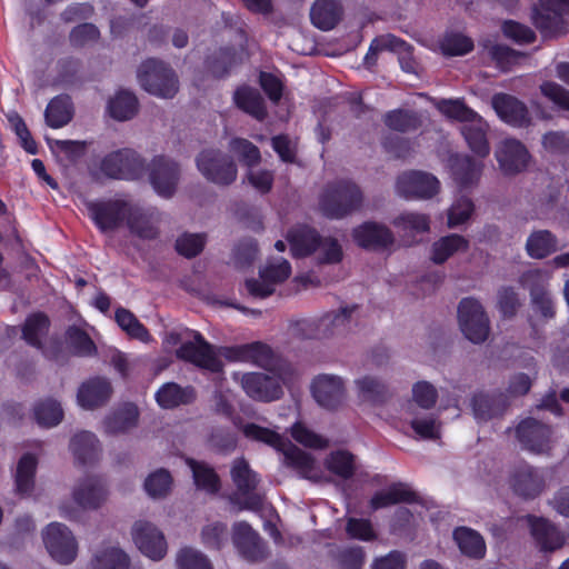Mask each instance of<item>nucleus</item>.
<instances>
[{"label":"nucleus","mask_w":569,"mask_h":569,"mask_svg":"<svg viewBox=\"0 0 569 569\" xmlns=\"http://www.w3.org/2000/svg\"><path fill=\"white\" fill-rule=\"evenodd\" d=\"M50 321L44 313H34L26 319L22 338L32 347L40 349L42 338L47 336Z\"/></svg>","instance_id":"obj_49"},{"label":"nucleus","mask_w":569,"mask_h":569,"mask_svg":"<svg viewBox=\"0 0 569 569\" xmlns=\"http://www.w3.org/2000/svg\"><path fill=\"white\" fill-rule=\"evenodd\" d=\"M206 239L204 233H183L176 240L174 248L180 256L190 259L203 250Z\"/></svg>","instance_id":"obj_62"},{"label":"nucleus","mask_w":569,"mask_h":569,"mask_svg":"<svg viewBox=\"0 0 569 569\" xmlns=\"http://www.w3.org/2000/svg\"><path fill=\"white\" fill-rule=\"evenodd\" d=\"M144 172L143 159L132 149L109 152V178L134 180Z\"/></svg>","instance_id":"obj_24"},{"label":"nucleus","mask_w":569,"mask_h":569,"mask_svg":"<svg viewBox=\"0 0 569 569\" xmlns=\"http://www.w3.org/2000/svg\"><path fill=\"white\" fill-rule=\"evenodd\" d=\"M74 499L84 508H98L103 499L101 480L97 477H87L76 489Z\"/></svg>","instance_id":"obj_46"},{"label":"nucleus","mask_w":569,"mask_h":569,"mask_svg":"<svg viewBox=\"0 0 569 569\" xmlns=\"http://www.w3.org/2000/svg\"><path fill=\"white\" fill-rule=\"evenodd\" d=\"M70 450L79 463H92L100 452L99 440L94 433L81 431L71 438Z\"/></svg>","instance_id":"obj_38"},{"label":"nucleus","mask_w":569,"mask_h":569,"mask_svg":"<svg viewBox=\"0 0 569 569\" xmlns=\"http://www.w3.org/2000/svg\"><path fill=\"white\" fill-rule=\"evenodd\" d=\"M496 158L505 176H516L527 170L531 154L521 141L511 138L501 142Z\"/></svg>","instance_id":"obj_17"},{"label":"nucleus","mask_w":569,"mask_h":569,"mask_svg":"<svg viewBox=\"0 0 569 569\" xmlns=\"http://www.w3.org/2000/svg\"><path fill=\"white\" fill-rule=\"evenodd\" d=\"M568 14L569 0H538L531 11V21L543 39H552L565 33V16Z\"/></svg>","instance_id":"obj_4"},{"label":"nucleus","mask_w":569,"mask_h":569,"mask_svg":"<svg viewBox=\"0 0 569 569\" xmlns=\"http://www.w3.org/2000/svg\"><path fill=\"white\" fill-rule=\"evenodd\" d=\"M222 356L231 362H250L267 371L279 369L281 361L273 349L261 341L226 347Z\"/></svg>","instance_id":"obj_8"},{"label":"nucleus","mask_w":569,"mask_h":569,"mask_svg":"<svg viewBox=\"0 0 569 569\" xmlns=\"http://www.w3.org/2000/svg\"><path fill=\"white\" fill-rule=\"evenodd\" d=\"M475 211V203L469 197L462 196L453 201L448 209V226L458 227L467 222Z\"/></svg>","instance_id":"obj_61"},{"label":"nucleus","mask_w":569,"mask_h":569,"mask_svg":"<svg viewBox=\"0 0 569 569\" xmlns=\"http://www.w3.org/2000/svg\"><path fill=\"white\" fill-rule=\"evenodd\" d=\"M363 202L360 187L348 179L328 183L319 199V208L328 219H343L359 210Z\"/></svg>","instance_id":"obj_1"},{"label":"nucleus","mask_w":569,"mask_h":569,"mask_svg":"<svg viewBox=\"0 0 569 569\" xmlns=\"http://www.w3.org/2000/svg\"><path fill=\"white\" fill-rule=\"evenodd\" d=\"M233 104L242 112L262 121L268 112L264 100L258 89L248 84L237 87L232 96Z\"/></svg>","instance_id":"obj_29"},{"label":"nucleus","mask_w":569,"mask_h":569,"mask_svg":"<svg viewBox=\"0 0 569 569\" xmlns=\"http://www.w3.org/2000/svg\"><path fill=\"white\" fill-rule=\"evenodd\" d=\"M453 540L456 541L462 555L470 559H483L487 552V547L483 537L469 527H457L452 532Z\"/></svg>","instance_id":"obj_34"},{"label":"nucleus","mask_w":569,"mask_h":569,"mask_svg":"<svg viewBox=\"0 0 569 569\" xmlns=\"http://www.w3.org/2000/svg\"><path fill=\"white\" fill-rule=\"evenodd\" d=\"M525 249L532 259H546L558 251V238L547 229L533 230L527 238Z\"/></svg>","instance_id":"obj_33"},{"label":"nucleus","mask_w":569,"mask_h":569,"mask_svg":"<svg viewBox=\"0 0 569 569\" xmlns=\"http://www.w3.org/2000/svg\"><path fill=\"white\" fill-rule=\"evenodd\" d=\"M436 108L447 118L459 122H473L479 119V114L469 108L463 99H441Z\"/></svg>","instance_id":"obj_50"},{"label":"nucleus","mask_w":569,"mask_h":569,"mask_svg":"<svg viewBox=\"0 0 569 569\" xmlns=\"http://www.w3.org/2000/svg\"><path fill=\"white\" fill-rule=\"evenodd\" d=\"M385 124L397 132L416 131L421 126L419 116L410 110L395 109L383 116Z\"/></svg>","instance_id":"obj_47"},{"label":"nucleus","mask_w":569,"mask_h":569,"mask_svg":"<svg viewBox=\"0 0 569 569\" xmlns=\"http://www.w3.org/2000/svg\"><path fill=\"white\" fill-rule=\"evenodd\" d=\"M119 219L126 220L130 231L141 239L158 237V212L154 208L143 209L124 201L109 200V230L117 226Z\"/></svg>","instance_id":"obj_2"},{"label":"nucleus","mask_w":569,"mask_h":569,"mask_svg":"<svg viewBox=\"0 0 569 569\" xmlns=\"http://www.w3.org/2000/svg\"><path fill=\"white\" fill-rule=\"evenodd\" d=\"M356 307H345L340 311L328 313L319 320H299L295 330L302 339H322L336 335L340 327H345Z\"/></svg>","instance_id":"obj_10"},{"label":"nucleus","mask_w":569,"mask_h":569,"mask_svg":"<svg viewBox=\"0 0 569 569\" xmlns=\"http://www.w3.org/2000/svg\"><path fill=\"white\" fill-rule=\"evenodd\" d=\"M506 398L503 393L476 392L471 399V407L477 420L488 421L503 413L506 409Z\"/></svg>","instance_id":"obj_32"},{"label":"nucleus","mask_w":569,"mask_h":569,"mask_svg":"<svg viewBox=\"0 0 569 569\" xmlns=\"http://www.w3.org/2000/svg\"><path fill=\"white\" fill-rule=\"evenodd\" d=\"M492 107L498 117L513 128H528L532 118L525 102L508 93H497L492 97Z\"/></svg>","instance_id":"obj_19"},{"label":"nucleus","mask_w":569,"mask_h":569,"mask_svg":"<svg viewBox=\"0 0 569 569\" xmlns=\"http://www.w3.org/2000/svg\"><path fill=\"white\" fill-rule=\"evenodd\" d=\"M392 224L405 231L423 233L430 230V218L425 213L403 212L392 220Z\"/></svg>","instance_id":"obj_57"},{"label":"nucleus","mask_w":569,"mask_h":569,"mask_svg":"<svg viewBox=\"0 0 569 569\" xmlns=\"http://www.w3.org/2000/svg\"><path fill=\"white\" fill-rule=\"evenodd\" d=\"M527 519L530 533L540 551L552 552L565 545L563 535L548 519L536 516H528Z\"/></svg>","instance_id":"obj_25"},{"label":"nucleus","mask_w":569,"mask_h":569,"mask_svg":"<svg viewBox=\"0 0 569 569\" xmlns=\"http://www.w3.org/2000/svg\"><path fill=\"white\" fill-rule=\"evenodd\" d=\"M552 429L535 418H526L516 427V438L521 447L532 453H549L552 448Z\"/></svg>","instance_id":"obj_11"},{"label":"nucleus","mask_w":569,"mask_h":569,"mask_svg":"<svg viewBox=\"0 0 569 569\" xmlns=\"http://www.w3.org/2000/svg\"><path fill=\"white\" fill-rule=\"evenodd\" d=\"M509 483L512 491L523 499H535L546 486L540 471L527 462H521L513 468Z\"/></svg>","instance_id":"obj_20"},{"label":"nucleus","mask_w":569,"mask_h":569,"mask_svg":"<svg viewBox=\"0 0 569 569\" xmlns=\"http://www.w3.org/2000/svg\"><path fill=\"white\" fill-rule=\"evenodd\" d=\"M73 118V103L68 94H59L50 100L44 110L46 123L53 129L67 126Z\"/></svg>","instance_id":"obj_35"},{"label":"nucleus","mask_w":569,"mask_h":569,"mask_svg":"<svg viewBox=\"0 0 569 569\" xmlns=\"http://www.w3.org/2000/svg\"><path fill=\"white\" fill-rule=\"evenodd\" d=\"M192 336L193 341H186L176 350L177 358L211 373H222L224 365L218 357L214 346L199 331H192Z\"/></svg>","instance_id":"obj_5"},{"label":"nucleus","mask_w":569,"mask_h":569,"mask_svg":"<svg viewBox=\"0 0 569 569\" xmlns=\"http://www.w3.org/2000/svg\"><path fill=\"white\" fill-rule=\"evenodd\" d=\"M172 477L166 469H159L144 480V489L147 493L153 498L166 496L171 487Z\"/></svg>","instance_id":"obj_63"},{"label":"nucleus","mask_w":569,"mask_h":569,"mask_svg":"<svg viewBox=\"0 0 569 569\" xmlns=\"http://www.w3.org/2000/svg\"><path fill=\"white\" fill-rule=\"evenodd\" d=\"M469 249V241L461 234L451 233L441 237L433 242L431 248V260L437 264H442L451 256L459 251H467Z\"/></svg>","instance_id":"obj_40"},{"label":"nucleus","mask_w":569,"mask_h":569,"mask_svg":"<svg viewBox=\"0 0 569 569\" xmlns=\"http://www.w3.org/2000/svg\"><path fill=\"white\" fill-rule=\"evenodd\" d=\"M501 32L517 44H531L537 39L536 32L530 27L511 19L502 22Z\"/></svg>","instance_id":"obj_56"},{"label":"nucleus","mask_w":569,"mask_h":569,"mask_svg":"<svg viewBox=\"0 0 569 569\" xmlns=\"http://www.w3.org/2000/svg\"><path fill=\"white\" fill-rule=\"evenodd\" d=\"M33 415L40 426L51 428L60 423L63 418V410L58 401L46 399L34 406Z\"/></svg>","instance_id":"obj_53"},{"label":"nucleus","mask_w":569,"mask_h":569,"mask_svg":"<svg viewBox=\"0 0 569 569\" xmlns=\"http://www.w3.org/2000/svg\"><path fill=\"white\" fill-rule=\"evenodd\" d=\"M356 457L348 450L332 451L326 459V468L341 479H351L356 472Z\"/></svg>","instance_id":"obj_51"},{"label":"nucleus","mask_w":569,"mask_h":569,"mask_svg":"<svg viewBox=\"0 0 569 569\" xmlns=\"http://www.w3.org/2000/svg\"><path fill=\"white\" fill-rule=\"evenodd\" d=\"M139 110L137 96L129 90H120L114 98H109V117L126 121L132 119Z\"/></svg>","instance_id":"obj_41"},{"label":"nucleus","mask_w":569,"mask_h":569,"mask_svg":"<svg viewBox=\"0 0 569 569\" xmlns=\"http://www.w3.org/2000/svg\"><path fill=\"white\" fill-rule=\"evenodd\" d=\"M230 476L238 492L244 498L242 507L248 510H259L262 507V498L254 491L260 479L244 458H237L233 461Z\"/></svg>","instance_id":"obj_14"},{"label":"nucleus","mask_w":569,"mask_h":569,"mask_svg":"<svg viewBox=\"0 0 569 569\" xmlns=\"http://www.w3.org/2000/svg\"><path fill=\"white\" fill-rule=\"evenodd\" d=\"M353 241L366 250H386L393 246V232L385 224L366 221L352 230Z\"/></svg>","instance_id":"obj_22"},{"label":"nucleus","mask_w":569,"mask_h":569,"mask_svg":"<svg viewBox=\"0 0 569 569\" xmlns=\"http://www.w3.org/2000/svg\"><path fill=\"white\" fill-rule=\"evenodd\" d=\"M137 78L143 90L159 98L171 99L179 90L174 70L154 58L147 59L140 64Z\"/></svg>","instance_id":"obj_3"},{"label":"nucleus","mask_w":569,"mask_h":569,"mask_svg":"<svg viewBox=\"0 0 569 569\" xmlns=\"http://www.w3.org/2000/svg\"><path fill=\"white\" fill-rule=\"evenodd\" d=\"M176 562L178 569H212L208 557L191 547L181 548Z\"/></svg>","instance_id":"obj_60"},{"label":"nucleus","mask_w":569,"mask_h":569,"mask_svg":"<svg viewBox=\"0 0 569 569\" xmlns=\"http://www.w3.org/2000/svg\"><path fill=\"white\" fill-rule=\"evenodd\" d=\"M290 244V251L293 258H306L316 252L321 243L322 237L312 227L307 224H298L292 227L287 236Z\"/></svg>","instance_id":"obj_26"},{"label":"nucleus","mask_w":569,"mask_h":569,"mask_svg":"<svg viewBox=\"0 0 569 569\" xmlns=\"http://www.w3.org/2000/svg\"><path fill=\"white\" fill-rule=\"evenodd\" d=\"M232 542L242 558L250 562L262 561L268 556L267 546L252 527L238 522L233 527Z\"/></svg>","instance_id":"obj_18"},{"label":"nucleus","mask_w":569,"mask_h":569,"mask_svg":"<svg viewBox=\"0 0 569 569\" xmlns=\"http://www.w3.org/2000/svg\"><path fill=\"white\" fill-rule=\"evenodd\" d=\"M154 398L160 408L174 409L192 403L196 400V390L191 386L181 387L176 382H166L158 389Z\"/></svg>","instance_id":"obj_31"},{"label":"nucleus","mask_w":569,"mask_h":569,"mask_svg":"<svg viewBox=\"0 0 569 569\" xmlns=\"http://www.w3.org/2000/svg\"><path fill=\"white\" fill-rule=\"evenodd\" d=\"M139 409L132 402H126L109 415V433L126 432L134 428L139 420Z\"/></svg>","instance_id":"obj_45"},{"label":"nucleus","mask_w":569,"mask_h":569,"mask_svg":"<svg viewBox=\"0 0 569 569\" xmlns=\"http://www.w3.org/2000/svg\"><path fill=\"white\" fill-rule=\"evenodd\" d=\"M187 462L192 470L193 481L198 489L213 495L219 492L221 488V481L212 467L194 459H188Z\"/></svg>","instance_id":"obj_44"},{"label":"nucleus","mask_w":569,"mask_h":569,"mask_svg":"<svg viewBox=\"0 0 569 569\" xmlns=\"http://www.w3.org/2000/svg\"><path fill=\"white\" fill-rule=\"evenodd\" d=\"M541 144L550 154L567 156L569 154V132L548 131L542 136Z\"/></svg>","instance_id":"obj_64"},{"label":"nucleus","mask_w":569,"mask_h":569,"mask_svg":"<svg viewBox=\"0 0 569 569\" xmlns=\"http://www.w3.org/2000/svg\"><path fill=\"white\" fill-rule=\"evenodd\" d=\"M133 540L138 549L148 558L158 561L167 555L163 533L148 521H138L133 527Z\"/></svg>","instance_id":"obj_21"},{"label":"nucleus","mask_w":569,"mask_h":569,"mask_svg":"<svg viewBox=\"0 0 569 569\" xmlns=\"http://www.w3.org/2000/svg\"><path fill=\"white\" fill-rule=\"evenodd\" d=\"M396 189L406 199H431L439 192L440 182L431 173L411 170L397 178Z\"/></svg>","instance_id":"obj_12"},{"label":"nucleus","mask_w":569,"mask_h":569,"mask_svg":"<svg viewBox=\"0 0 569 569\" xmlns=\"http://www.w3.org/2000/svg\"><path fill=\"white\" fill-rule=\"evenodd\" d=\"M488 124L479 116V119L465 124L461 133L470 150L480 158H486L490 153V146L487 138Z\"/></svg>","instance_id":"obj_37"},{"label":"nucleus","mask_w":569,"mask_h":569,"mask_svg":"<svg viewBox=\"0 0 569 569\" xmlns=\"http://www.w3.org/2000/svg\"><path fill=\"white\" fill-rule=\"evenodd\" d=\"M488 54L490 59L495 62L496 67L502 71H510L513 66H516L521 58H525L526 54L521 51L512 49L507 44L496 43L489 47Z\"/></svg>","instance_id":"obj_54"},{"label":"nucleus","mask_w":569,"mask_h":569,"mask_svg":"<svg viewBox=\"0 0 569 569\" xmlns=\"http://www.w3.org/2000/svg\"><path fill=\"white\" fill-rule=\"evenodd\" d=\"M114 321L118 327L130 338L141 342H148L151 335L147 327L130 310L119 307L114 311Z\"/></svg>","instance_id":"obj_42"},{"label":"nucleus","mask_w":569,"mask_h":569,"mask_svg":"<svg viewBox=\"0 0 569 569\" xmlns=\"http://www.w3.org/2000/svg\"><path fill=\"white\" fill-rule=\"evenodd\" d=\"M106 399L107 380L104 378H91L78 389L77 401L84 409H94L102 406Z\"/></svg>","instance_id":"obj_39"},{"label":"nucleus","mask_w":569,"mask_h":569,"mask_svg":"<svg viewBox=\"0 0 569 569\" xmlns=\"http://www.w3.org/2000/svg\"><path fill=\"white\" fill-rule=\"evenodd\" d=\"M311 392L317 403L327 410H337L346 399L342 379L331 375H319L311 383Z\"/></svg>","instance_id":"obj_16"},{"label":"nucleus","mask_w":569,"mask_h":569,"mask_svg":"<svg viewBox=\"0 0 569 569\" xmlns=\"http://www.w3.org/2000/svg\"><path fill=\"white\" fill-rule=\"evenodd\" d=\"M43 542L50 556L61 565H69L77 558L78 543L66 525H48L43 532Z\"/></svg>","instance_id":"obj_9"},{"label":"nucleus","mask_w":569,"mask_h":569,"mask_svg":"<svg viewBox=\"0 0 569 569\" xmlns=\"http://www.w3.org/2000/svg\"><path fill=\"white\" fill-rule=\"evenodd\" d=\"M242 432L246 438L263 442L278 451L283 450L284 447H287V439H284L280 433L253 422L244 425Z\"/></svg>","instance_id":"obj_52"},{"label":"nucleus","mask_w":569,"mask_h":569,"mask_svg":"<svg viewBox=\"0 0 569 569\" xmlns=\"http://www.w3.org/2000/svg\"><path fill=\"white\" fill-rule=\"evenodd\" d=\"M196 162L202 176L214 184L229 186L237 179L238 170L234 161L220 150H202Z\"/></svg>","instance_id":"obj_7"},{"label":"nucleus","mask_w":569,"mask_h":569,"mask_svg":"<svg viewBox=\"0 0 569 569\" xmlns=\"http://www.w3.org/2000/svg\"><path fill=\"white\" fill-rule=\"evenodd\" d=\"M450 170L455 182L461 188H469L477 184L483 164L468 154H453L449 160Z\"/></svg>","instance_id":"obj_27"},{"label":"nucleus","mask_w":569,"mask_h":569,"mask_svg":"<svg viewBox=\"0 0 569 569\" xmlns=\"http://www.w3.org/2000/svg\"><path fill=\"white\" fill-rule=\"evenodd\" d=\"M458 321L465 337L473 343H482L490 332L489 318L482 305L475 298L461 299L458 306Z\"/></svg>","instance_id":"obj_6"},{"label":"nucleus","mask_w":569,"mask_h":569,"mask_svg":"<svg viewBox=\"0 0 569 569\" xmlns=\"http://www.w3.org/2000/svg\"><path fill=\"white\" fill-rule=\"evenodd\" d=\"M284 456L286 466L296 470L301 478L309 479L315 470L316 462L310 453L299 449L287 440V447L280 450Z\"/></svg>","instance_id":"obj_43"},{"label":"nucleus","mask_w":569,"mask_h":569,"mask_svg":"<svg viewBox=\"0 0 569 569\" xmlns=\"http://www.w3.org/2000/svg\"><path fill=\"white\" fill-rule=\"evenodd\" d=\"M418 503L419 496L403 482L391 483L387 490L377 491L370 499L372 510H379L397 503Z\"/></svg>","instance_id":"obj_28"},{"label":"nucleus","mask_w":569,"mask_h":569,"mask_svg":"<svg viewBox=\"0 0 569 569\" xmlns=\"http://www.w3.org/2000/svg\"><path fill=\"white\" fill-rule=\"evenodd\" d=\"M68 345L79 356L92 355L96 346L89 335L77 326H71L66 332Z\"/></svg>","instance_id":"obj_59"},{"label":"nucleus","mask_w":569,"mask_h":569,"mask_svg":"<svg viewBox=\"0 0 569 569\" xmlns=\"http://www.w3.org/2000/svg\"><path fill=\"white\" fill-rule=\"evenodd\" d=\"M246 56L247 49L243 44L220 47L206 57L204 67L214 79H224L233 68L243 62Z\"/></svg>","instance_id":"obj_23"},{"label":"nucleus","mask_w":569,"mask_h":569,"mask_svg":"<svg viewBox=\"0 0 569 569\" xmlns=\"http://www.w3.org/2000/svg\"><path fill=\"white\" fill-rule=\"evenodd\" d=\"M180 179V168L178 162L166 156H157L149 164V180L157 192L162 198H171L177 190Z\"/></svg>","instance_id":"obj_15"},{"label":"nucleus","mask_w":569,"mask_h":569,"mask_svg":"<svg viewBox=\"0 0 569 569\" xmlns=\"http://www.w3.org/2000/svg\"><path fill=\"white\" fill-rule=\"evenodd\" d=\"M473 48L472 39L458 32L447 33L440 41V49L447 57L465 56Z\"/></svg>","instance_id":"obj_55"},{"label":"nucleus","mask_w":569,"mask_h":569,"mask_svg":"<svg viewBox=\"0 0 569 569\" xmlns=\"http://www.w3.org/2000/svg\"><path fill=\"white\" fill-rule=\"evenodd\" d=\"M358 398L363 402H369L373 406H381L391 397L390 390L381 380L365 376L355 381Z\"/></svg>","instance_id":"obj_36"},{"label":"nucleus","mask_w":569,"mask_h":569,"mask_svg":"<svg viewBox=\"0 0 569 569\" xmlns=\"http://www.w3.org/2000/svg\"><path fill=\"white\" fill-rule=\"evenodd\" d=\"M229 147L247 167H254L261 161L259 148L244 138L231 139Z\"/></svg>","instance_id":"obj_58"},{"label":"nucleus","mask_w":569,"mask_h":569,"mask_svg":"<svg viewBox=\"0 0 569 569\" xmlns=\"http://www.w3.org/2000/svg\"><path fill=\"white\" fill-rule=\"evenodd\" d=\"M343 8L338 0H316L310 9L312 24L322 31H330L340 22Z\"/></svg>","instance_id":"obj_30"},{"label":"nucleus","mask_w":569,"mask_h":569,"mask_svg":"<svg viewBox=\"0 0 569 569\" xmlns=\"http://www.w3.org/2000/svg\"><path fill=\"white\" fill-rule=\"evenodd\" d=\"M37 465V458L32 453H24L20 458L16 471V488L19 493L26 495L33 490Z\"/></svg>","instance_id":"obj_48"},{"label":"nucleus","mask_w":569,"mask_h":569,"mask_svg":"<svg viewBox=\"0 0 569 569\" xmlns=\"http://www.w3.org/2000/svg\"><path fill=\"white\" fill-rule=\"evenodd\" d=\"M246 395L260 402H272L283 396L281 379L263 372H246L240 378Z\"/></svg>","instance_id":"obj_13"}]
</instances>
